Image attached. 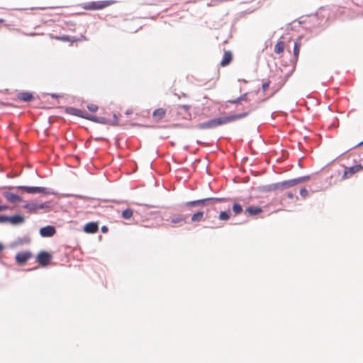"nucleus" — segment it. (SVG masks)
<instances>
[{
	"label": "nucleus",
	"mask_w": 363,
	"mask_h": 363,
	"mask_svg": "<svg viewBox=\"0 0 363 363\" xmlns=\"http://www.w3.org/2000/svg\"><path fill=\"white\" fill-rule=\"evenodd\" d=\"M248 115V112L241 113L231 114L225 116H220L212 118L208 121L201 123L197 125L196 128L201 130L213 129L218 126L223 125L237 120L242 119Z\"/></svg>",
	"instance_id": "obj_1"
},
{
	"label": "nucleus",
	"mask_w": 363,
	"mask_h": 363,
	"mask_svg": "<svg viewBox=\"0 0 363 363\" xmlns=\"http://www.w3.org/2000/svg\"><path fill=\"white\" fill-rule=\"evenodd\" d=\"M223 201H225L224 198L213 197L198 199L179 204L177 206V210L184 211L185 209H191V208L211 206L215 204L216 203L222 202Z\"/></svg>",
	"instance_id": "obj_2"
},
{
	"label": "nucleus",
	"mask_w": 363,
	"mask_h": 363,
	"mask_svg": "<svg viewBox=\"0 0 363 363\" xmlns=\"http://www.w3.org/2000/svg\"><path fill=\"white\" fill-rule=\"evenodd\" d=\"M10 189H23L28 194H39L43 193L45 194H55V192L51 189L42 186H9Z\"/></svg>",
	"instance_id": "obj_3"
},
{
	"label": "nucleus",
	"mask_w": 363,
	"mask_h": 363,
	"mask_svg": "<svg viewBox=\"0 0 363 363\" xmlns=\"http://www.w3.org/2000/svg\"><path fill=\"white\" fill-rule=\"evenodd\" d=\"M1 223H10L13 226L20 225L25 223V217L16 213L13 216L0 215Z\"/></svg>",
	"instance_id": "obj_4"
},
{
	"label": "nucleus",
	"mask_w": 363,
	"mask_h": 363,
	"mask_svg": "<svg viewBox=\"0 0 363 363\" xmlns=\"http://www.w3.org/2000/svg\"><path fill=\"white\" fill-rule=\"evenodd\" d=\"M294 179L283 181L278 183L270 184L267 186L268 191H275L277 189H286L291 186H296Z\"/></svg>",
	"instance_id": "obj_5"
},
{
	"label": "nucleus",
	"mask_w": 363,
	"mask_h": 363,
	"mask_svg": "<svg viewBox=\"0 0 363 363\" xmlns=\"http://www.w3.org/2000/svg\"><path fill=\"white\" fill-rule=\"evenodd\" d=\"M112 3L111 1H90L85 4L84 9L91 11L100 10L111 5Z\"/></svg>",
	"instance_id": "obj_6"
},
{
	"label": "nucleus",
	"mask_w": 363,
	"mask_h": 363,
	"mask_svg": "<svg viewBox=\"0 0 363 363\" xmlns=\"http://www.w3.org/2000/svg\"><path fill=\"white\" fill-rule=\"evenodd\" d=\"M52 257L50 253L46 251L40 252L36 257V262L42 267L48 266V263L51 261Z\"/></svg>",
	"instance_id": "obj_7"
},
{
	"label": "nucleus",
	"mask_w": 363,
	"mask_h": 363,
	"mask_svg": "<svg viewBox=\"0 0 363 363\" xmlns=\"http://www.w3.org/2000/svg\"><path fill=\"white\" fill-rule=\"evenodd\" d=\"M32 257V253L30 251H23L18 252L16 255L15 259L18 264H25Z\"/></svg>",
	"instance_id": "obj_8"
},
{
	"label": "nucleus",
	"mask_w": 363,
	"mask_h": 363,
	"mask_svg": "<svg viewBox=\"0 0 363 363\" xmlns=\"http://www.w3.org/2000/svg\"><path fill=\"white\" fill-rule=\"evenodd\" d=\"M39 233L43 238H50L56 233V229L53 225H47L41 228Z\"/></svg>",
	"instance_id": "obj_9"
},
{
	"label": "nucleus",
	"mask_w": 363,
	"mask_h": 363,
	"mask_svg": "<svg viewBox=\"0 0 363 363\" xmlns=\"http://www.w3.org/2000/svg\"><path fill=\"white\" fill-rule=\"evenodd\" d=\"M3 196L8 201L11 203H18L22 200L21 197L9 191L3 192Z\"/></svg>",
	"instance_id": "obj_10"
},
{
	"label": "nucleus",
	"mask_w": 363,
	"mask_h": 363,
	"mask_svg": "<svg viewBox=\"0 0 363 363\" xmlns=\"http://www.w3.org/2000/svg\"><path fill=\"white\" fill-rule=\"evenodd\" d=\"M99 230L97 222H89L84 226V231L87 233H94Z\"/></svg>",
	"instance_id": "obj_11"
},
{
	"label": "nucleus",
	"mask_w": 363,
	"mask_h": 363,
	"mask_svg": "<svg viewBox=\"0 0 363 363\" xmlns=\"http://www.w3.org/2000/svg\"><path fill=\"white\" fill-rule=\"evenodd\" d=\"M17 98L20 101H22L24 102H30L34 99V96H33V94L30 92L23 91V92H20L18 94Z\"/></svg>",
	"instance_id": "obj_12"
},
{
	"label": "nucleus",
	"mask_w": 363,
	"mask_h": 363,
	"mask_svg": "<svg viewBox=\"0 0 363 363\" xmlns=\"http://www.w3.org/2000/svg\"><path fill=\"white\" fill-rule=\"evenodd\" d=\"M233 55L230 51H225L223 56V59L220 62V65L222 67H225L228 65L232 61Z\"/></svg>",
	"instance_id": "obj_13"
},
{
	"label": "nucleus",
	"mask_w": 363,
	"mask_h": 363,
	"mask_svg": "<svg viewBox=\"0 0 363 363\" xmlns=\"http://www.w3.org/2000/svg\"><path fill=\"white\" fill-rule=\"evenodd\" d=\"M245 212L250 216H256L262 212V209L261 207L258 206H248L245 209Z\"/></svg>",
	"instance_id": "obj_14"
},
{
	"label": "nucleus",
	"mask_w": 363,
	"mask_h": 363,
	"mask_svg": "<svg viewBox=\"0 0 363 363\" xmlns=\"http://www.w3.org/2000/svg\"><path fill=\"white\" fill-rule=\"evenodd\" d=\"M356 172H357V170H356L354 166L345 167L344 174L342 175V179H346L350 177L351 176H352L353 174H354Z\"/></svg>",
	"instance_id": "obj_15"
},
{
	"label": "nucleus",
	"mask_w": 363,
	"mask_h": 363,
	"mask_svg": "<svg viewBox=\"0 0 363 363\" xmlns=\"http://www.w3.org/2000/svg\"><path fill=\"white\" fill-rule=\"evenodd\" d=\"M82 112L83 111L82 110L76 108L74 107L69 106V107L66 108L67 113L72 115V116H77L79 118H81V116H82Z\"/></svg>",
	"instance_id": "obj_16"
},
{
	"label": "nucleus",
	"mask_w": 363,
	"mask_h": 363,
	"mask_svg": "<svg viewBox=\"0 0 363 363\" xmlns=\"http://www.w3.org/2000/svg\"><path fill=\"white\" fill-rule=\"evenodd\" d=\"M91 121L104 125H108V123H110L109 119L105 117L96 116H94V117L91 118Z\"/></svg>",
	"instance_id": "obj_17"
},
{
	"label": "nucleus",
	"mask_w": 363,
	"mask_h": 363,
	"mask_svg": "<svg viewBox=\"0 0 363 363\" xmlns=\"http://www.w3.org/2000/svg\"><path fill=\"white\" fill-rule=\"evenodd\" d=\"M204 213L201 211H198L191 216V222H199L203 220Z\"/></svg>",
	"instance_id": "obj_18"
},
{
	"label": "nucleus",
	"mask_w": 363,
	"mask_h": 363,
	"mask_svg": "<svg viewBox=\"0 0 363 363\" xmlns=\"http://www.w3.org/2000/svg\"><path fill=\"white\" fill-rule=\"evenodd\" d=\"M23 208L28 210V211L31 213H34L38 211L37 203L34 202L26 203L23 206Z\"/></svg>",
	"instance_id": "obj_19"
},
{
	"label": "nucleus",
	"mask_w": 363,
	"mask_h": 363,
	"mask_svg": "<svg viewBox=\"0 0 363 363\" xmlns=\"http://www.w3.org/2000/svg\"><path fill=\"white\" fill-rule=\"evenodd\" d=\"M300 41H301V39L296 41L294 45L293 52H294V57H295L296 61H297V60H298L299 52H300V48H301V42Z\"/></svg>",
	"instance_id": "obj_20"
},
{
	"label": "nucleus",
	"mask_w": 363,
	"mask_h": 363,
	"mask_svg": "<svg viewBox=\"0 0 363 363\" xmlns=\"http://www.w3.org/2000/svg\"><path fill=\"white\" fill-rule=\"evenodd\" d=\"M187 215H178L177 216L173 217L171 219V223L174 224L179 223L181 222H185Z\"/></svg>",
	"instance_id": "obj_21"
},
{
	"label": "nucleus",
	"mask_w": 363,
	"mask_h": 363,
	"mask_svg": "<svg viewBox=\"0 0 363 363\" xmlns=\"http://www.w3.org/2000/svg\"><path fill=\"white\" fill-rule=\"evenodd\" d=\"M30 242V238L28 236H24L23 238H18L14 242V245H22L24 244H29Z\"/></svg>",
	"instance_id": "obj_22"
},
{
	"label": "nucleus",
	"mask_w": 363,
	"mask_h": 363,
	"mask_svg": "<svg viewBox=\"0 0 363 363\" xmlns=\"http://www.w3.org/2000/svg\"><path fill=\"white\" fill-rule=\"evenodd\" d=\"M284 50V42L279 41L274 47V52L277 54L282 53Z\"/></svg>",
	"instance_id": "obj_23"
},
{
	"label": "nucleus",
	"mask_w": 363,
	"mask_h": 363,
	"mask_svg": "<svg viewBox=\"0 0 363 363\" xmlns=\"http://www.w3.org/2000/svg\"><path fill=\"white\" fill-rule=\"evenodd\" d=\"M166 111L163 108H158L153 111V116L159 119L162 118L165 116Z\"/></svg>",
	"instance_id": "obj_24"
},
{
	"label": "nucleus",
	"mask_w": 363,
	"mask_h": 363,
	"mask_svg": "<svg viewBox=\"0 0 363 363\" xmlns=\"http://www.w3.org/2000/svg\"><path fill=\"white\" fill-rule=\"evenodd\" d=\"M232 208L235 215L240 214L243 211L242 206L238 203H234Z\"/></svg>",
	"instance_id": "obj_25"
},
{
	"label": "nucleus",
	"mask_w": 363,
	"mask_h": 363,
	"mask_svg": "<svg viewBox=\"0 0 363 363\" xmlns=\"http://www.w3.org/2000/svg\"><path fill=\"white\" fill-rule=\"evenodd\" d=\"M133 211L131 208H126L122 211L121 216L124 219H129L133 216Z\"/></svg>",
	"instance_id": "obj_26"
},
{
	"label": "nucleus",
	"mask_w": 363,
	"mask_h": 363,
	"mask_svg": "<svg viewBox=\"0 0 363 363\" xmlns=\"http://www.w3.org/2000/svg\"><path fill=\"white\" fill-rule=\"evenodd\" d=\"M218 218L222 220H228L230 218V213L228 211H221Z\"/></svg>",
	"instance_id": "obj_27"
},
{
	"label": "nucleus",
	"mask_w": 363,
	"mask_h": 363,
	"mask_svg": "<svg viewBox=\"0 0 363 363\" xmlns=\"http://www.w3.org/2000/svg\"><path fill=\"white\" fill-rule=\"evenodd\" d=\"M247 95V94L245 93V94H242V96H240V97L236 98L234 100L229 101V102L231 104H238L242 101L246 100Z\"/></svg>",
	"instance_id": "obj_28"
},
{
	"label": "nucleus",
	"mask_w": 363,
	"mask_h": 363,
	"mask_svg": "<svg viewBox=\"0 0 363 363\" xmlns=\"http://www.w3.org/2000/svg\"><path fill=\"white\" fill-rule=\"evenodd\" d=\"M309 179H310V176L309 175H306V176H303V177L296 178V179H294V180L296 181L295 184H296V185H297L298 184H301L302 182L308 181Z\"/></svg>",
	"instance_id": "obj_29"
},
{
	"label": "nucleus",
	"mask_w": 363,
	"mask_h": 363,
	"mask_svg": "<svg viewBox=\"0 0 363 363\" xmlns=\"http://www.w3.org/2000/svg\"><path fill=\"white\" fill-rule=\"evenodd\" d=\"M108 125H118V118L116 113L113 114V121L110 120V123H108Z\"/></svg>",
	"instance_id": "obj_30"
},
{
	"label": "nucleus",
	"mask_w": 363,
	"mask_h": 363,
	"mask_svg": "<svg viewBox=\"0 0 363 363\" xmlns=\"http://www.w3.org/2000/svg\"><path fill=\"white\" fill-rule=\"evenodd\" d=\"M49 205H48V203L47 202H45V203H37V209L38 210H40V209H45V208H49Z\"/></svg>",
	"instance_id": "obj_31"
},
{
	"label": "nucleus",
	"mask_w": 363,
	"mask_h": 363,
	"mask_svg": "<svg viewBox=\"0 0 363 363\" xmlns=\"http://www.w3.org/2000/svg\"><path fill=\"white\" fill-rule=\"evenodd\" d=\"M87 108L91 112H96L98 108H99V107H98V106H96L95 104H88L87 105Z\"/></svg>",
	"instance_id": "obj_32"
},
{
	"label": "nucleus",
	"mask_w": 363,
	"mask_h": 363,
	"mask_svg": "<svg viewBox=\"0 0 363 363\" xmlns=\"http://www.w3.org/2000/svg\"><path fill=\"white\" fill-rule=\"evenodd\" d=\"M300 194H301V196L306 197V196H307L308 195V190L306 189L302 188L300 190Z\"/></svg>",
	"instance_id": "obj_33"
},
{
	"label": "nucleus",
	"mask_w": 363,
	"mask_h": 363,
	"mask_svg": "<svg viewBox=\"0 0 363 363\" xmlns=\"http://www.w3.org/2000/svg\"><path fill=\"white\" fill-rule=\"evenodd\" d=\"M93 117H94V116H91V115L89 114V113H85L84 114L83 112H82V116H81V118L86 119V120H89V121H91V118H93Z\"/></svg>",
	"instance_id": "obj_34"
},
{
	"label": "nucleus",
	"mask_w": 363,
	"mask_h": 363,
	"mask_svg": "<svg viewBox=\"0 0 363 363\" xmlns=\"http://www.w3.org/2000/svg\"><path fill=\"white\" fill-rule=\"evenodd\" d=\"M269 84H270V82L269 81L263 83L262 86V90L264 91H266L268 89V87L269 86Z\"/></svg>",
	"instance_id": "obj_35"
},
{
	"label": "nucleus",
	"mask_w": 363,
	"mask_h": 363,
	"mask_svg": "<svg viewBox=\"0 0 363 363\" xmlns=\"http://www.w3.org/2000/svg\"><path fill=\"white\" fill-rule=\"evenodd\" d=\"M9 208V206L7 205H0V211H3Z\"/></svg>",
	"instance_id": "obj_36"
},
{
	"label": "nucleus",
	"mask_w": 363,
	"mask_h": 363,
	"mask_svg": "<svg viewBox=\"0 0 363 363\" xmlns=\"http://www.w3.org/2000/svg\"><path fill=\"white\" fill-rule=\"evenodd\" d=\"M354 167H355V169L357 170V172L360 171V170H362V169H363V166L362 164H360L354 165Z\"/></svg>",
	"instance_id": "obj_37"
},
{
	"label": "nucleus",
	"mask_w": 363,
	"mask_h": 363,
	"mask_svg": "<svg viewBox=\"0 0 363 363\" xmlns=\"http://www.w3.org/2000/svg\"><path fill=\"white\" fill-rule=\"evenodd\" d=\"M108 231V228L106 225H103L101 227V232L103 233H106Z\"/></svg>",
	"instance_id": "obj_38"
},
{
	"label": "nucleus",
	"mask_w": 363,
	"mask_h": 363,
	"mask_svg": "<svg viewBox=\"0 0 363 363\" xmlns=\"http://www.w3.org/2000/svg\"><path fill=\"white\" fill-rule=\"evenodd\" d=\"M180 107L185 111H188L190 108L189 105H182V106H180Z\"/></svg>",
	"instance_id": "obj_39"
},
{
	"label": "nucleus",
	"mask_w": 363,
	"mask_h": 363,
	"mask_svg": "<svg viewBox=\"0 0 363 363\" xmlns=\"http://www.w3.org/2000/svg\"><path fill=\"white\" fill-rule=\"evenodd\" d=\"M287 197L289 198V199H293L294 197V195L291 192H288L287 193Z\"/></svg>",
	"instance_id": "obj_40"
},
{
	"label": "nucleus",
	"mask_w": 363,
	"mask_h": 363,
	"mask_svg": "<svg viewBox=\"0 0 363 363\" xmlns=\"http://www.w3.org/2000/svg\"><path fill=\"white\" fill-rule=\"evenodd\" d=\"M50 96H52V98L53 99H56V98H58L60 96L57 94H50Z\"/></svg>",
	"instance_id": "obj_41"
},
{
	"label": "nucleus",
	"mask_w": 363,
	"mask_h": 363,
	"mask_svg": "<svg viewBox=\"0 0 363 363\" xmlns=\"http://www.w3.org/2000/svg\"><path fill=\"white\" fill-rule=\"evenodd\" d=\"M4 248V247L3 244L0 242V252L1 251H3Z\"/></svg>",
	"instance_id": "obj_42"
},
{
	"label": "nucleus",
	"mask_w": 363,
	"mask_h": 363,
	"mask_svg": "<svg viewBox=\"0 0 363 363\" xmlns=\"http://www.w3.org/2000/svg\"><path fill=\"white\" fill-rule=\"evenodd\" d=\"M132 113V111L130 110H128L126 112H125V114L127 115H129Z\"/></svg>",
	"instance_id": "obj_43"
},
{
	"label": "nucleus",
	"mask_w": 363,
	"mask_h": 363,
	"mask_svg": "<svg viewBox=\"0 0 363 363\" xmlns=\"http://www.w3.org/2000/svg\"><path fill=\"white\" fill-rule=\"evenodd\" d=\"M362 144H363V140L362 142H360L357 145H360Z\"/></svg>",
	"instance_id": "obj_44"
},
{
	"label": "nucleus",
	"mask_w": 363,
	"mask_h": 363,
	"mask_svg": "<svg viewBox=\"0 0 363 363\" xmlns=\"http://www.w3.org/2000/svg\"><path fill=\"white\" fill-rule=\"evenodd\" d=\"M2 22H4V20L0 18V23H2Z\"/></svg>",
	"instance_id": "obj_45"
}]
</instances>
